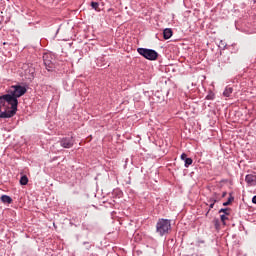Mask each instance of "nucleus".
<instances>
[{
    "instance_id": "1a4fd4ad",
    "label": "nucleus",
    "mask_w": 256,
    "mask_h": 256,
    "mask_svg": "<svg viewBox=\"0 0 256 256\" xmlns=\"http://www.w3.org/2000/svg\"><path fill=\"white\" fill-rule=\"evenodd\" d=\"M231 93H233V89L231 87H226L223 92L224 97H231Z\"/></svg>"
},
{
    "instance_id": "423d86ee",
    "label": "nucleus",
    "mask_w": 256,
    "mask_h": 256,
    "mask_svg": "<svg viewBox=\"0 0 256 256\" xmlns=\"http://www.w3.org/2000/svg\"><path fill=\"white\" fill-rule=\"evenodd\" d=\"M245 181L248 187H256V173L247 174Z\"/></svg>"
},
{
    "instance_id": "aec40b11",
    "label": "nucleus",
    "mask_w": 256,
    "mask_h": 256,
    "mask_svg": "<svg viewBox=\"0 0 256 256\" xmlns=\"http://www.w3.org/2000/svg\"><path fill=\"white\" fill-rule=\"evenodd\" d=\"M252 203H254V205H256V195L253 196V198H252Z\"/></svg>"
},
{
    "instance_id": "f3484780",
    "label": "nucleus",
    "mask_w": 256,
    "mask_h": 256,
    "mask_svg": "<svg viewBox=\"0 0 256 256\" xmlns=\"http://www.w3.org/2000/svg\"><path fill=\"white\" fill-rule=\"evenodd\" d=\"M189 165H193V161H185V167H189Z\"/></svg>"
},
{
    "instance_id": "f257e3e1",
    "label": "nucleus",
    "mask_w": 256,
    "mask_h": 256,
    "mask_svg": "<svg viewBox=\"0 0 256 256\" xmlns=\"http://www.w3.org/2000/svg\"><path fill=\"white\" fill-rule=\"evenodd\" d=\"M27 93V88L21 85L11 86L7 94L0 96V119H11L17 113L19 97Z\"/></svg>"
},
{
    "instance_id": "6e6552de",
    "label": "nucleus",
    "mask_w": 256,
    "mask_h": 256,
    "mask_svg": "<svg viewBox=\"0 0 256 256\" xmlns=\"http://www.w3.org/2000/svg\"><path fill=\"white\" fill-rule=\"evenodd\" d=\"M0 199L2 203H8V204L13 203V199L11 198V196L2 195Z\"/></svg>"
},
{
    "instance_id": "9b49d317",
    "label": "nucleus",
    "mask_w": 256,
    "mask_h": 256,
    "mask_svg": "<svg viewBox=\"0 0 256 256\" xmlns=\"http://www.w3.org/2000/svg\"><path fill=\"white\" fill-rule=\"evenodd\" d=\"M91 7L95 11H101V9H99V4L97 2H91Z\"/></svg>"
},
{
    "instance_id": "4be33fe9",
    "label": "nucleus",
    "mask_w": 256,
    "mask_h": 256,
    "mask_svg": "<svg viewBox=\"0 0 256 256\" xmlns=\"http://www.w3.org/2000/svg\"><path fill=\"white\" fill-rule=\"evenodd\" d=\"M227 195V192H223L222 197H225Z\"/></svg>"
},
{
    "instance_id": "0eeeda50",
    "label": "nucleus",
    "mask_w": 256,
    "mask_h": 256,
    "mask_svg": "<svg viewBox=\"0 0 256 256\" xmlns=\"http://www.w3.org/2000/svg\"><path fill=\"white\" fill-rule=\"evenodd\" d=\"M171 37H173V30H171L170 28H166L163 31V38L164 39H171Z\"/></svg>"
},
{
    "instance_id": "9d476101",
    "label": "nucleus",
    "mask_w": 256,
    "mask_h": 256,
    "mask_svg": "<svg viewBox=\"0 0 256 256\" xmlns=\"http://www.w3.org/2000/svg\"><path fill=\"white\" fill-rule=\"evenodd\" d=\"M27 183H29V178H27V176H22L20 178V185H27Z\"/></svg>"
},
{
    "instance_id": "4468645a",
    "label": "nucleus",
    "mask_w": 256,
    "mask_h": 256,
    "mask_svg": "<svg viewBox=\"0 0 256 256\" xmlns=\"http://www.w3.org/2000/svg\"><path fill=\"white\" fill-rule=\"evenodd\" d=\"M233 199H234L233 197H229V198H228V201H226V202L223 203V206H224V207H227V205H231V201H233Z\"/></svg>"
},
{
    "instance_id": "7ed1b4c3",
    "label": "nucleus",
    "mask_w": 256,
    "mask_h": 256,
    "mask_svg": "<svg viewBox=\"0 0 256 256\" xmlns=\"http://www.w3.org/2000/svg\"><path fill=\"white\" fill-rule=\"evenodd\" d=\"M137 51L139 55H142V57L148 59V61H157V58L159 57V53L153 49L138 48Z\"/></svg>"
},
{
    "instance_id": "6ab92c4d",
    "label": "nucleus",
    "mask_w": 256,
    "mask_h": 256,
    "mask_svg": "<svg viewBox=\"0 0 256 256\" xmlns=\"http://www.w3.org/2000/svg\"><path fill=\"white\" fill-rule=\"evenodd\" d=\"M209 202H210V203H217V199H215V198H210Z\"/></svg>"
},
{
    "instance_id": "dca6fc26",
    "label": "nucleus",
    "mask_w": 256,
    "mask_h": 256,
    "mask_svg": "<svg viewBox=\"0 0 256 256\" xmlns=\"http://www.w3.org/2000/svg\"><path fill=\"white\" fill-rule=\"evenodd\" d=\"M214 225L216 229H219V219H214Z\"/></svg>"
},
{
    "instance_id": "f03ea898",
    "label": "nucleus",
    "mask_w": 256,
    "mask_h": 256,
    "mask_svg": "<svg viewBox=\"0 0 256 256\" xmlns=\"http://www.w3.org/2000/svg\"><path fill=\"white\" fill-rule=\"evenodd\" d=\"M171 231V220L169 219H159L156 224V232L163 237V235H167Z\"/></svg>"
},
{
    "instance_id": "a211bd4d",
    "label": "nucleus",
    "mask_w": 256,
    "mask_h": 256,
    "mask_svg": "<svg viewBox=\"0 0 256 256\" xmlns=\"http://www.w3.org/2000/svg\"><path fill=\"white\" fill-rule=\"evenodd\" d=\"M83 245H86V249H91V245H89V242H84Z\"/></svg>"
},
{
    "instance_id": "412c9836",
    "label": "nucleus",
    "mask_w": 256,
    "mask_h": 256,
    "mask_svg": "<svg viewBox=\"0 0 256 256\" xmlns=\"http://www.w3.org/2000/svg\"><path fill=\"white\" fill-rule=\"evenodd\" d=\"M213 207H215V203L212 202V203L210 204L209 208H210V209H213Z\"/></svg>"
},
{
    "instance_id": "f8f14e48",
    "label": "nucleus",
    "mask_w": 256,
    "mask_h": 256,
    "mask_svg": "<svg viewBox=\"0 0 256 256\" xmlns=\"http://www.w3.org/2000/svg\"><path fill=\"white\" fill-rule=\"evenodd\" d=\"M181 159H182V161H193V159L188 158L187 154H185V153L181 154Z\"/></svg>"
},
{
    "instance_id": "39448f33",
    "label": "nucleus",
    "mask_w": 256,
    "mask_h": 256,
    "mask_svg": "<svg viewBox=\"0 0 256 256\" xmlns=\"http://www.w3.org/2000/svg\"><path fill=\"white\" fill-rule=\"evenodd\" d=\"M60 145L64 149H71V147H73V145H75V139H73V136L64 137L60 140Z\"/></svg>"
},
{
    "instance_id": "2eb2a0df",
    "label": "nucleus",
    "mask_w": 256,
    "mask_h": 256,
    "mask_svg": "<svg viewBox=\"0 0 256 256\" xmlns=\"http://www.w3.org/2000/svg\"><path fill=\"white\" fill-rule=\"evenodd\" d=\"M220 219H221L222 223L225 225V221H227L229 218H227L226 214H222L220 216Z\"/></svg>"
},
{
    "instance_id": "20e7f679",
    "label": "nucleus",
    "mask_w": 256,
    "mask_h": 256,
    "mask_svg": "<svg viewBox=\"0 0 256 256\" xmlns=\"http://www.w3.org/2000/svg\"><path fill=\"white\" fill-rule=\"evenodd\" d=\"M43 61H44V65L48 71H51V69H53V67H55V59H53V56L51 54H44Z\"/></svg>"
},
{
    "instance_id": "ddd939ff",
    "label": "nucleus",
    "mask_w": 256,
    "mask_h": 256,
    "mask_svg": "<svg viewBox=\"0 0 256 256\" xmlns=\"http://www.w3.org/2000/svg\"><path fill=\"white\" fill-rule=\"evenodd\" d=\"M219 213H224V215H229V208H222L219 210Z\"/></svg>"
}]
</instances>
